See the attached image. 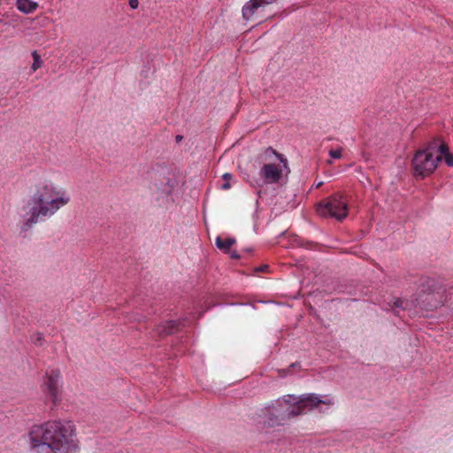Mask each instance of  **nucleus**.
<instances>
[{"instance_id": "obj_28", "label": "nucleus", "mask_w": 453, "mask_h": 453, "mask_svg": "<svg viewBox=\"0 0 453 453\" xmlns=\"http://www.w3.org/2000/svg\"><path fill=\"white\" fill-rule=\"evenodd\" d=\"M388 306L391 307L392 309H394L393 305L391 303H388Z\"/></svg>"}, {"instance_id": "obj_14", "label": "nucleus", "mask_w": 453, "mask_h": 453, "mask_svg": "<svg viewBox=\"0 0 453 453\" xmlns=\"http://www.w3.org/2000/svg\"><path fill=\"white\" fill-rule=\"evenodd\" d=\"M32 57H33L34 62H33L31 68L33 71H36L38 68H40L42 65V60L41 58V56L37 53L36 50L32 52Z\"/></svg>"}, {"instance_id": "obj_10", "label": "nucleus", "mask_w": 453, "mask_h": 453, "mask_svg": "<svg viewBox=\"0 0 453 453\" xmlns=\"http://www.w3.org/2000/svg\"><path fill=\"white\" fill-rule=\"evenodd\" d=\"M326 405H333L334 403L331 398L326 397L325 399H321L316 394H305L303 395L293 405V408H296V411H302L301 414L305 413L306 411H311L319 404Z\"/></svg>"}, {"instance_id": "obj_20", "label": "nucleus", "mask_w": 453, "mask_h": 453, "mask_svg": "<svg viewBox=\"0 0 453 453\" xmlns=\"http://www.w3.org/2000/svg\"><path fill=\"white\" fill-rule=\"evenodd\" d=\"M33 339H34V342L36 343V344H42V342L43 340V335L41 333H36L35 334V335L33 336Z\"/></svg>"}, {"instance_id": "obj_1", "label": "nucleus", "mask_w": 453, "mask_h": 453, "mask_svg": "<svg viewBox=\"0 0 453 453\" xmlns=\"http://www.w3.org/2000/svg\"><path fill=\"white\" fill-rule=\"evenodd\" d=\"M32 448L37 453H77L75 426L71 421H48L31 430Z\"/></svg>"}, {"instance_id": "obj_3", "label": "nucleus", "mask_w": 453, "mask_h": 453, "mask_svg": "<svg viewBox=\"0 0 453 453\" xmlns=\"http://www.w3.org/2000/svg\"><path fill=\"white\" fill-rule=\"evenodd\" d=\"M445 301V288L436 280L428 278L421 283L417 297L411 301V305L433 311L442 306Z\"/></svg>"}, {"instance_id": "obj_7", "label": "nucleus", "mask_w": 453, "mask_h": 453, "mask_svg": "<svg viewBox=\"0 0 453 453\" xmlns=\"http://www.w3.org/2000/svg\"><path fill=\"white\" fill-rule=\"evenodd\" d=\"M441 160V156L434 157L432 152L418 150L415 153L412 159L414 173L424 178L435 170L438 162Z\"/></svg>"}, {"instance_id": "obj_11", "label": "nucleus", "mask_w": 453, "mask_h": 453, "mask_svg": "<svg viewBox=\"0 0 453 453\" xmlns=\"http://www.w3.org/2000/svg\"><path fill=\"white\" fill-rule=\"evenodd\" d=\"M178 326L179 324L175 321H167L165 324L159 325L156 328V332L160 337H165L168 334L175 333L177 331Z\"/></svg>"}, {"instance_id": "obj_18", "label": "nucleus", "mask_w": 453, "mask_h": 453, "mask_svg": "<svg viewBox=\"0 0 453 453\" xmlns=\"http://www.w3.org/2000/svg\"><path fill=\"white\" fill-rule=\"evenodd\" d=\"M437 151L441 154V155H440L441 157L442 155H443V156H446V155H447V153H449V147H448V145H447L445 142H441V141L440 142V144H439V146H438V150H437Z\"/></svg>"}, {"instance_id": "obj_19", "label": "nucleus", "mask_w": 453, "mask_h": 453, "mask_svg": "<svg viewBox=\"0 0 453 453\" xmlns=\"http://www.w3.org/2000/svg\"><path fill=\"white\" fill-rule=\"evenodd\" d=\"M329 155L333 158H341L342 157V149H339L336 150H331L329 151Z\"/></svg>"}, {"instance_id": "obj_17", "label": "nucleus", "mask_w": 453, "mask_h": 453, "mask_svg": "<svg viewBox=\"0 0 453 453\" xmlns=\"http://www.w3.org/2000/svg\"><path fill=\"white\" fill-rule=\"evenodd\" d=\"M232 174L229 173H226L223 174L222 178L225 180V183L222 184L221 188L222 189H229L231 185L229 180L232 179Z\"/></svg>"}, {"instance_id": "obj_24", "label": "nucleus", "mask_w": 453, "mask_h": 453, "mask_svg": "<svg viewBox=\"0 0 453 453\" xmlns=\"http://www.w3.org/2000/svg\"><path fill=\"white\" fill-rule=\"evenodd\" d=\"M230 256L232 258H235V259L240 258V255L236 251H232Z\"/></svg>"}, {"instance_id": "obj_2", "label": "nucleus", "mask_w": 453, "mask_h": 453, "mask_svg": "<svg viewBox=\"0 0 453 453\" xmlns=\"http://www.w3.org/2000/svg\"><path fill=\"white\" fill-rule=\"evenodd\" d=\"M69 202L70 196L65 189L57 188L51 182L40 184L23 207L21 231L27 232L50 218Z\"/></svg>"}, {"instance_id": "obj_25", "label": "nucleus", "mask_w": 453, "mask_h": 453, "mask_svg": "<svg viewBox=\"0 0 453 453\" xmlns=\"http://www.w3.org/2000/svg\"><path fill=\"white\" fill-rule=\"evenodd\" d=\"M182 139H183V137L181 135H176V137H175V140L177 142H180Z\"/></svg>"}, {"instance_id": "obj_13", "label": "nucleus", "mask_w": 453, "mask_h": 453, "mask_svg": "<svg viewBox=\"0 0 453 453\" xmlns=\"http://www.w3.org/2000/svg\"><path fill=\"white\" fill-rule=\"evenodd\" d=\"M235 243L234 238H226L222 240L220 237H217L216 245L219 249L223 250L225 252H229V249Z\"/></svg>"}, {"instance_id": "obj_5", "label": "nucleus", "mask_w": 453, "mask_h": 453, "mask_svg": "<svg viewBox=\"0 0 453 453\" xmlns=\"http://www.w3.org/2000/svg\"><path fill=\"white\" fill-rule=\"evenodd\" d=\"M302 411H296L289 400L282 399L273 402L261 410L259 417L262 422L268 426L282 425L290 417L301 415Z\"/></svg>"}, {"instance_id": "obj_26", "label": "nucleus", "mask_w": 453, "mask_h": 453, "mask_svg": "<svg viewBox=\"0 0 453 453\" xmlns=\"http://www.w3.org/2000/svg\"><path fill=\"white\" fill-rule=\"evenodd\" d=\"M394 313L396 315V316H399V311H395Z\"/></svg>"}, {"instance_id": "obj_6", "label": "nucleus", "mask_w": 453, "mask_h": 453, "mask_svg": "<svg viewBox=\"0 0 453 453\" xmlns=\"http://www.w3.org/2000/svg\"><path fill=\"white\" fill-rule=\"evenodd\" d=\"M317 212L321 217H332L337 220H342L348 214L347 203L342 200V195L336 193L320 202L317 206Z\"/></svg>"}, {"instance_id": "obj_27", "label": "nucleus", "mask_w": 453, "mask_h": 453, "mask_svg": "<svg viewBox=\"0 0 453 453\" xmlns=\"http://www.w3.org/2000/svg\"><path fill=\"white\" fill-rule=\"evenodd\" d=\"M388 306L391 307L392 309H394L393 305L391 303H388Z\"/></svg>"}, {"instance_id": "obj_12", "label": "nucleus", "mask_w": 453, "mask_h": 453, "mask_svg": "<svg viewBox=\"0 0 453 453\" xmlns=\"http://www.w3.org/2000/svg\"><path fill=\"white\" fill-rule=\"evenodd\" d=\"M37 4L31 0H18L17 8L24 13H31L37 8Z\"/></svg>"}, {"instance_id": "obj_15", "label": "nucleus", "mask_w": 453, "mask_h": 453, "mask_svg": "<svg viewBox=\"0 0 453 453\" xmlns=\"http://www.w3.org/2000/svg\"><path fill=\"white\" fill-rule=\"evenodd\" d=\"M440 142H441L440 138H434L433 141L428 142L427 146L423 150H426L428 152L433 153L434 150H438Z\"/></svg>"}, {"instance_id": "obj_22", "label": "nucleus", "mask_w": 453, "mask_h": 453, "mask_svg": "<svg viewBox=\"0 0 453 453\" xmlns=\"http://www.w3.org/2000/svg\"><path fill=\"white\" fill-rule=\"evenodd\" d=\"M129 5L132 9H137L139 5L138 0H129Z\"/></svg>"}, {"instance_id": "obj_8", "label": "nucleus", "mask_w": 453, "mask_h": 453, "mask_svg": "<svg viewBox=\"0 0 453 453\" xmlns=\"http://www.w3.org/2000/svg\"><path fill=\"white\" fill-rule=\"evenodd\" d=\"M277 0H250L242 7V14L245 20L263 19L265 18L264 11L269 4Z\"/></svg>"}, {"instance_id": "obj_16", "label": "nucleus", "mask_w": 453, "mask_h": 453, "mask_svg": "<svg viewBox=\"0 0 453 453\" xmlns=\"http://www.w3.org/2000/svg\"><path fill=\"white\" fill-rule=\"evenodd\" d=\"M410 306V303L408 301H404L401 298H395L393 302V308H402V309H407Z\"/></svg>"}, {"instance_id": "obj_9", "label": "nucleus", "mask_w": 453, "mask_h": 453, "mask_svg": "<svg viewBox=\"0 0 453 453\" xmlns=\"http://www.w3.org/2000/svg\"><path fill=\"white\" fill-rule=\"evenodd\" d=\"M60 379L61 374L59 370L52 369L46 372L43 386L47 392L48 397L53 404L60 402Z\"/></svg>"}, {"instance_id": "obj_21", "label": "nucleus", "mask_w": 453, "mask_h": 453, "mask_svg": "<svg viewBox=\"0 0 453 453\" xmlns=\"http://www.w3.org/2000/svg\"><path fill=\"white\" fill-rule=\"evenodd\" d=\"M444 157H445L446 164L449 166H453V154L447 153V155L444 156Z\"/></svg>"}, {"instance_id": "obj_29", "label": "nucleus", "mask_w": 453, "mask_h": 453, "mask_svg": "<svg viewBox=\"0 0 453 453\" xmlns=\"http://www.w3.org/2000/svg\"><path fill=\"white\" fill-rule=\"evenodd\" d=\"M296 363H294V364H292V365H291V366H292V367H294V366H296Z\"/></svg>"}, {"instance_id": "obj_23", "label": "nucleus", "mask_w": 453, "mask_h": 453, "mask_svg": "<svg viewBox=\"0 0 453 453\" xmlns=\"http://www.w3.org/2000/svg\"><path fill=\"white\" fill-rule=\"evenodd\" d=\"M268 269V265H265L263 266L256 268L257 272H265Z\"/></svg>"}, {"instance_id": "obj_4", "label": "nucleus", "mask_w": 453, "mask_h": 453, "mask_svg": "<svg viewBox=\"0 0 453 453\" xmlns=\"http://www.w3.org/2000/svg\"><path fill=\"white\" fill-rule=\"evenodd\" d=\"M262 161H267L260 169L259 174L269 184L277 183L282 177L283 170H288V160L282 154L269 147L258 157Z\"/></svg>"}]
</instances>
